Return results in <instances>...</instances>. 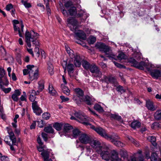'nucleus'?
Wrapping results in <instances>:
<instances>
[{
  "mask_svg": "<svg viewBox=\"0 0 161 161\" xmlns=\"http://www.w3.org/2000/svg\"><path fill=\"white\" fill-rule=\"evenodd\" d=\"M128 61L132 64L133 66L139 69L143 70L145 68L150 73L151 76L154 79H158L161 76V71L158 69H153L155 66L152 64H147L143 61L139 63L133 58H129Z\"/></svg>",
  "mask_w": 161,
  "mask_h": 161,
  "instance_id": "f257e3e1",
  "label": "nucleus"
},
{
  "mask_svg": "<svg viewBox=\"0 0 161 161\" xmlns=\"http://www.w3.org/2000/svg\"><path fill=\"white\" fill-rule=\"evenodd\" d=\"M96 46L100 51L104 53L107 57H108L112 61L113 59L116 60L117 58L119 60L125 59L126 58V56L123 53H120L117 56L113 53L109 47L103 43H98L97 44Z\"/></svg>",
  "mask_w": 161,
  "mask_h": 161,
  "instance_id": "f03ea898",
  "label": "nucleus"
},
{
  "mask_svg": "<svg viewBox=\"0 0 161 161\" xmlns=\"http://www.w3.org/2000/svg\"><path fill=\"white\" fill-rule=\"evenodd\" d=\"M95 131L102 137L111 141L114 145L117 147H122L125 145V144L120 141L116 140L119 139V137L118 136L114 134L112 135H108L105 130L101 127L96 128Z\"/></svg>",
  "mask_w": 161,
  "mask_h": 161,
  "instance_id": "7ed1b4c3",
  "label": "nucleus"
},
{
  "mask_svg": "<svg viewBox=\"0 0 161 161\" xmlns=\"http://www.w3.org/2000/svg\"><path fill=\"white\" fill-rule=\"evenodd\" d=\"M67 22L71 30L74 32L76 37L82 40L86 39V35L84 31L80 30H76L78 27V22L75 18H69L67 19Z\"/></svg>",
  "mask_w": 161,
  "mask_h": 161,
  "instance_id": "20e7f679",
  "label": "nucleus"
},
{
  "mask_svg": "<svg viewBox=\"0 0 161 161\" xmlns=\"http://www.w3.org/2000/svg\"><path fill=\"white\" fill-rule=\"evenodd\" d=\"M75 117L79 119V121L80 122L88 126L95 130L96 128L89 123L92 120V119L87 117L84 113L80 111L75 112L74 113V116H72L70 119H75Z\"/></svg>",
  "mask_w": 161,
  "mask_h": 161,
  "instance_id": "39448f33",
  "label": "nucleus"
},
{
  "mask_svg": "<svg viewBox=\"0 0 161 161\" xmlns=\"http://www.w3.org/2000/svg\"><path fill=\"white\" fill-rule=\"evenodd\" d=\"M39 34L34 31H31L30 32L26 31L25 34V42L27 46L31 47V42H32L33 45L35 47H39V43L37 40Z\"/></svg>",
  "mask_w": 161,
  "mask_h": 161,
  "instance_id": "423d86ee",
  "label": "nucleus"
},
{
  "mask_svg": "<svg viewBox=\"0 0 161 161\" xmlns=\"http://www.w3.org/2000/svg\"><path fill=\"white\" fill-rule=\"evenodd\" d=\"M66 50L72 59H74V64L75 66L79 67L81 65V59L80 55L77 54H75L73 51L68 47H65Z\"/></svg>",
  "mask_w": 161,
  "mask_h": 161,
  "instance_id": "0eeeda50",
  "label": "nucleus"
},
{
  "mask_svg": "<svg viewBox=\"0 0 161 161\" xmlns=\"http://www.w3.org/2000/svg\"><path fill=\"white\" fill-rule=\"evenodd\" d=\"M14 30L15 31H18L20 37H22V33L23 32L24 26L22 21L20 23L17 20H14L13 21Z\"/></svg>",
  "mask_w": 161,
  "mask_h": 161,
  "instance_id": "6e6552de",
  "label": "nucleus"
},
{
  "mask_svg": "<svg viewBox=\"0 0 161 161\" xmlns=\"http://www.w3.org/2000/svg\"><path fill=\"white\" fill-rule=\"evenodd\" d=\"M6 129L7 130L8 132L9 135L10 139L12 142V144L10 143L8 145L10 146V148L11 150L15 151V149L13 145H17L16 144V139L15 136L12 129L9 127H7Z\"/></svg>",
  "mask_w": 161,
  "mask_h": 161,
  "instance_id": "1a4fd4ad",
  "label": "nucleus"
},
{
  "mask_svg": "<svg viewBox=\"0 0 161 161\" xmlns=\"http://www.w3.org/2000/svg\"><path fill=\"white\" fill-rule=\"evenodd\" d=\"M89 143L91 147L94 149L98 153L102 152L104 147H105L102 146L100 142L98 140H91Z\"/></svg>",
  "mask_w": 161,
  "mask_h": 161,
  "instance_id": "9d476101",
  "label": "nucleus"
},
{
  "mask_svg": "<svg viewBox=\"0 0 161 161\" xmlns=\"http://www.w3.org/2000/svg\"><path fill=\"white\" fill-rule=\"evenodd\" d=\"M29 78L31 80H37L38 77V69L36 67L34 66L30 70L29 75Z\"/></svg>",
  "mask_w": 161,
  "mask_h": 161,
  "instance_id": "9b49d317",
  "label": "nucleus"
},
{
  "mask_svg": "<svg viewBox=\"0 0 161 161\" xmlns=\"http://www.w3.org/2000/svg\"><path fill=\"white\" fill-rule=\"evenodd\" d=\"M108 148L105 146L102 152L98 153L100 154L102 159L107 161H108L110 159V155L109 152L108 151Z\"/></svg>",
  "mask_w": 161,
  "mask_h": 161,
  "instance_id": "f8f14e48",
  "label": "nucleus"
},
{
  "mask_svg": "<svg viewBox=\"0 0 161 161\" xmlns=\"http://www.w3.org/2000/svg\"><path fill=\"white\" fill-rule=\"evenodd\" d=\"M67 63L66 61H64L62 63V65L64 69V72H65L66 71V68L69 74L70 75L71 74L73 73L74 66L73 64H69L67 65Z\"/></svg>",
  "mask_w": 161,
  "mask_h": 161,
  "instance_id": "ddd939ff",
  "label": "nucleus"
},
{
  "mask_svg": "<svg viewBox=\"0 0 161 161\" xmlns=\"http://www.w3.org/2000/svg\"><path fill=\"white\" fill-rule=\"evenodd\" d=\"M89 69L91 73H95L98 77H101L102 75V73L100 71L99 69L95 64H91Z\"/></svg>",
  "mask_w": 161,
  "mask_h": 161,
  "instance_id": "4468645a",
  "label": "nucleus"
},
{
  "mask_svg": "<svg viewBox=\"0 0 161 161\" xmlns=\"http://www.w3.org/2000/svg\"><path fill=\"white\" fill-rule=\"evenodd\" d=\"M79 140L81 143L84 144L89 143L91 140L88 135L84 133L81 134L80 135Z\"/></svg>",
  "mask_w": 161,
  "mask_h": 161,
  "instance_id": "2eb2a0df",
  "label": "nucleus"
},
{
  "mask_svg": "<svg viewBox=\"0 0 161 161\" xmlns=\"http://www.w3.org/2000/svg\"><path fill=\"white\" fill-rule=\"evenodd\" d=\"M32 104L34 113L37 115H40L42 113V111L38 105L37 102L36 101L33 102L32 103Z\"/></svg>",
  "mask_w": 161,
  "mask_h": 161,
  "instance_id": "dca6fc26",
  "label": "nucleus"
},
{
  "mask_svg": "<svg viewBox=\"0 0 161 161\" xmlns=\"http://www.w3.org/2000/svg\"><path fill=\"white\" fill-rule=\"evenodd\" d=\"M110 157V160L111 161H122L121 159L119 157L118 153L115 150H113L111 151Z\"/></svg>",
  "mask_w": 161,
  "mask_h": 161,
  "instance_id": "f3484780",
  "label": "nucleus"
},
{
  "mask_svg": "<svg viewBox=\"0 0 161 161\" xmlns=\"http://www.w3.org/2000/svg\"><path fill=\"white\" fill-rule=\"evenodd\" d=\"M83 101L85 102L87 105H91L93 104L95 99L92 96H86L84 99L83 98Z\"/></svg>",
  "mask_w": 161,
  "mask_h": 161,
  "instance_id": "a211bd4d",
  "label": "nucleus"
},
{
  "mask_svg": "<svg viewBox=\"0 0 161 161\" xmlns=\"http://www.w3.org/2000/svg\"><path fill=\"white\" fill-rule=\"evenodd\" d=\"M146 105V107L149 110L153 111L156 109L153 105V102L150 100L147 101Z\"/></svg>",
  "mask_w": 161,
  "mask_h": 161,
  "instance_id": "6ab92c4d",
  "label": "nucleus"
},
{
  "mask_svg": "<svg viewBox=\"0 0 161 161\" xmlns=\"http://www.w3.org/2000/svg\"><path fill=\"white\" fill-rule=\"evenodd\" d=\"M51 150L50 149H47L43 151L41 153V155L42 156L44 160H45L46 159H48L51 153Z\"/></svg>",
  "mask_w": 161,
  "mask_h": 161,
  "instance_id": "aec40b11",
  "label": "nucleus"
},
{
  "mask_svg": "<svg viewBox=\"0 0 161 161\" xmlns=\"http://www.w3.org/2000/svg\"><path fill=\"white\" fill-rule=\"evenodd\" d=\"M105 80L108 82L113 84L114 86H116L117 85L118 83L116 80L113 77H107L105 78Z\"/></svg>",
  "mask_w": 161,
  "mask_h": 161,
  "instance_id": "412c9836",
  "label": "nucleus"
},
{
  "mask_svg": "<svg viewBox=\"0 0 161 161\" xmlns=\"http://www.w3.org/2000/svg\"><path fill=\"white\" fill-rule=\"evenodd\" d=\"M76 17L78 18L81 17L82 19L85 20L88 17V15L84 10H81L80 13L76 14Z\"/></svg>",
  "mask_w": 161,
  "mask_h": 161,
  "instance_id": "4be33fe9",
  "label": "nucleus"
},
{
  "mask_svg": "<svg viewBox=\"0 0 161 161\" xmlns=\"http://www.w3.org/2000/svg\"><path fill=\"white\" fill-rule=\"evenodd\" d=\"M39 93L38 91L36 92L35 90H32L31 92V93L29 98L30 100L32 102L35 101V99L36 98V95H38Z\"/></svg>",
  "mask_w": 161,
  "mask_h": 161,
  "instance_id": "5701e85b",
  "label": "nucleus"
},
{
  "mask_svg": "<svg viewBox=\"0 0 161 161\" xmlns=\"http://www.w3.org/2000/svg\"><path fill=\"white\" fill-rule=\"evenodd\" d=\"M73 100L78 104H80L83 102V98L77 95H74L73 98Z\"/></svg>",
  "mask_w": 161,
  "mask_h": 161,
  "instance_id": "b1692460",
  "label": "nucleus"
},
{
  "mask_svg": "<svg viewBox=\"0 0 161 161\" xmlns=\"http://www.w3.org/2000/svg\"><path fill=\"white\" fill-rule=\"evenodd\" d=\"M110 116L111 118H113L117 120L121 123H122L123 122V121L121 116L118 115V114H111L110 115Z\"/></svg>",
  "mask_w": 161,
  "mask_h": 161,
  "instance_id": "393cba45",
  "label": "nucleus"
},
{
  "mask_svg": "<svg viewBox=\"0 0 161 161\" xmlns=\"http://www.w3.org/2000/svg\"><path fill=\"white\" fill-rule=\"evenodd\" d=\"M141 123L137 120L133 121L130 124L131 127L134 129L138 128L140 127Z\"/></svg>",
  "mask_w": 161,
  "mask_h": 161,
  "instance_id": "a878e982",
  "label": "nucleus"
},
{
  "mask_svg": "<svg viewBox=\"0 0 161 161\" xmlns=\"http://www.w3.org/2000/svg\"><path fill=\"white\" fill-rule=\"evenodd\" d=\"M73 127L72 126L69 124H65L64 126V132H69L72 130Z\"/></svg>",
  "mask_w": 161,
  "mask_h": 161,
  "instance_id": "bb28decb",
  "label": "nucleus"
},
{
  "mask_svg": "<svg viewBox=\"0 0 161 161\" xmlns=\"http://www.w3.org/2000/svg\"><path fill=\"white\" fill-rule=\"evenodd\" d=\"M158 155L155 152H153L151 153L150 159L151 161H158L159 159Z\"/></svg>",
  "mask_w": 161,
  "mask_h": 161,
  "instance_id": "cd10ccee",
  "label": "nucleus"
},
{
  "mask_svg": "<svg viewBox=\"0 0 161 161\" xmlns=\"http://www.w3.org/2000/svg\"><path fill=\"white\" fill-rule=\"evenodd\" d=\"M154 117L157 120H161V110H157L154 113Z\"/></svg>",
  "mask_w": 161,
  "mask_h": 161,
  "instance_id": "c85d7f7f",
  "label": "nucleus"
},
{
  "mask_svg": "<svg viewBox=\"0 0 161 161\" xmlns=\"http://www.w3.org/2000/svg\"><path fill=\"white\" fill-rule=\"evenodd\" d=\"M61 86L63 92L66 95H69V94L70 90L68 88L63 84L61 85Z\"/></svg>",
  "mask_w": 161,
  "mask_h": 161,
  "instance_id": "c756f323",
  "label": "nucleus"
},
{
  "mask_svg": "<svg viewBox=\"0 0 161 161\" xmlns=\"http://www.w3.org/2000/svg\"><path fill=\"white\" fill-rule=\"evenodd\" d=\"M47 70L51 75H52L53 74V67L50 62H48L47 63Z\"/></svg>",
  "mask_w": 161,
  "mask_h": 161,
  "instance_id": "7c9ffc66",
  "label": "nucleus"
},
{
  "mask_svg": "<svg viewBox=\"0 0 161 161\" xmlns=\"http://www.w3.org/2000/svg\"><path fill=\"white\" fill-rule=\"evenodd\" d=\"M33 65H28L27 66V69H25L23 70V73L24 75H26L28 74L29 75L30 70H31Z\"/></svg>",
  "mask_w": 161,
  "mask_h": 161,
  "instance_id": "2f4dec72",
  "label": "nucleus"
},
{
  "mask_svg": "<svg viewBox=\"0 0 161 161\" xmlns=\"http://www.w3.org/2000/svg\"><path fill=\"white\" fill-rule=\"evenodd\" d=\"M68 11L69 14L71 16L75 15L77 14V11L76 8L75 7H71V8L69 9Z\"/></svg>",
  "mask_w": 161,
  "mask_h": 161,
  "instance_id": "473e14b6",
  "label": "nucleus"
},
{
  "mask_svg": "<svg viewBox=\"0 0 161 161\" xmlns=\"http://www.w3.org/2000/svg\"><path fill=\"white\" fill-rule=\"evenodd\" d=\"M48 90L49 93L52 95H55L57 93L56 91L54 89L51 84L49 85L48 86Z\"/></svg>",
  "mask_w": 161,
  "mask_h": 161,
  "instance_id": "72a5a7b5",
  "label": "nucleus"
},
{
  "mask_svg": "<svg viewBox=\"0 0 161 161\" xmlns=\"http://www.w3.org/2000/svg\"><path fill=\"white\" fill-rule=\"evenodd\" d=\"M91 64L86 60H83L82 62V66L86 69H88L90 68Z\"/></svg>",
  "mask_w": 161,
  "mask_h": 161,
  "instance_id": "f704fd0d",
  "label": "nucleus"
},
{
  "mask_svg": "<svg viewBox=\"0 0 161 161\" xmlns=\"http://www.w3.org/2000/svg\"><path fill=\"white\" fill-rule=\"evenodd\" d=\"M94 109L99 113H103L104 110L103 108L99 105L96 104L94 107Z\"/></svg>",
  "mask_w": 161,
  "mask_h": 161,
  "instance_id": "c9c22d12",
  "label": "nucleus"
},
{
  "mask_svg": "<svg viewBox=\"0 0 161 161\" xmlns=\"http://www.w3.org/2000/svg\"><path fill=\"white\" fill-rule=\"evenodd\" d=\"M85 148L86 150V155L87 156H89L91 154V152H93L90 146H86L85 147Z\"/></svg>",
  "mask_w": 161,
  "mask_h": 161,
  "instance_id": "e433bc0d",
  "label": "nucleus"
},
{
  "mask_svg": "<svg viewBox=\"0 0 161 161\" xmlns=\"http://www.w3.org/2000/svg\"><path fill=\"white\" fill-rule=\"evenodd\" d=\"M44 130L45 132L50 133H53L54 132V130L50 125L45 127Z\"/></svg>",
  "mask_w": 161,
  "mask_h": 161,
  "instance_id": "4c0bfd02",
  "label": "nucleus"
},
{
  "mask_svg": "<svg viewBox=\"0 0 161 161\" xmlns=\"http://www.w3.org/2000/svg\"><path fill=\"white\" fill-rule=\"evenodd\" d=\"M75 92L76 95H77L80 97L83 98V91L80 88H76L75 89Z\"/></svg>",
  "mask_w": 161,
  "mask_h": 161,
  "instance_id": "58836bf2",
  "label": "nucleus"
},
{
  "mask_svg": "<svg viewBox=\"0 0 161 161\" xmlns=\"http://www.w3.org/2000/svg\"><path fill=\"white\" fill-rule=\"evenodd\" d=\"M63 126V124L62 123H56L53 125L54 128L58 131L60 130Z\"/></svg>",
  "mask_w": 161,
  "mask_h": 161,
  "instance_id": "ea45409f",
  "label": "nucleus"
},
{
  "mask_svg": "<svg viewBox=\"0 0 161 161\" xmlns=\"http://www.w3.org/2000/svg\"><path fill=\"white\" fill-rule=\"evenodd\" d=\"M0 88L5 93H9L11 90V89L10 87L5 88L4 86L1 84H0Z\"/></svg>",
  "mask_w": 161,
  "mask_h": 161,
  "instance_id": "a19ab883",
  "label": "nucleus"
},
{
  "mask_svg": "<svg viewBox=\"0 0 161 161\" xmlns=\"http://www.w3.org/2000/svg\"><path fill=\"white\" fill-rule=\"evenodd\" d=\"M59 5L60 6V9L61 10V12L63 14L65 17H68L69 15V13H68L66 10L64 9V7L63 6H61V5H62V4H60Z\"/></svg>",
  "mask_w": 161,
  "mask_h": 161,
  "instance_id": "79ce46f5",
  "label": "nucleus"
},
{
  "mask_svg": "<svg viewBox=\"0 0 161 161\" xmlns=\"http://www.w3.org/2000/svg\"><path fill=\"white\" fill-rule=\"evenodd\" d=\"M148 140L150 141L153 145L154 146L156 145V143L155 142L156 138L154 136H149L147 138Z\"/></svg>",
  "mask_w": 161,
  "mask_h": 161,
  "instance_id": "37998d69",
  "label": "nucleus"
},
{
  "mask_svg": "<svg viewBox=\"0 0 161 161\" xmlns=\"http://www.w3.org/2000/svg\"><path fill=\"white\" fill-rule=\"evenodd\" d=\"M96 38L95 37L90 36L87 39V41L90 44H93L96 41Z\"/></svg>",
  "mask_w": 161,
  "mask_h": 161,
  "instance_id": "c03bdc74",
  "label": "nucleus"
},
{
  "mask_svg": "<svg viewBox=\"0 0 161 161\" xmlns=\"http://www.w3.org/2000/svg\"><path fill=\"white\" fill-rule=\"evenodd\" d=\"M73 136L74 137L76 138L77 136H79L81 134L80 132L77 129H74L73 130Z\"/></svg>",
  "mask_w": 161,
  "mask_h": 161,
  "instance_id": "a18cd8bd",
  "label": "nucleus"
},
{
  "mask_svg": "<svg viewBox=\"0 0 161 161\" xmlns=\"http://www.w3.org/2000/svg\"><path fill=\"white\" fill-rule=\"evenodd\" d=\"M128 139L130 140L137 147H138L140 146V144L139 142L137 141L134 140L131 137L129 136L128 137Z\"/></svg>",
  "mask_w": 161,
  "mask_h": 161,
  "instance_id": "49530a36",
  "label": "nucleus"
},
{
  "mask_svg": "<svg viewBox=\"0 0 161 161\" xmlns=\"http://www.w3.org/2000/svg\"><path fill=\"white\" fill-rule=\"evenodd\" d=\"M132 56L135 58L137 60H140L142 58L141 54L140 53H134Z\"/></svg>",
  "mask_w": 161,
  "mask_h": 161,
  "instance_id": "de8ad7c7",
  "label": "nucleus"
},
{
  "mask_svg": "<svg viewBox=\"0 0 161 161\" xmlns=\"http://www.w3.org/2000/svg\"><path fill=\"white\" fill-rule=\"evenodd\" d=\"M160 127V125L159 123L154 122L151 125V128L153 129H156Z\"/></svg>",
  "mask_w": 161,
  "mask_h": 161,
  "instance_id": "09e8293b",
  "label": "nucleus"
},
{
  "mask_svg": "<svg viewBox=\"0 0 161 161\" xmlns=\"http://www.w3.org/2000/svg\"><path fill=\"white\" fill-rule=\"evenodd\" d=\"M21 2L26 8H30L31 7V5L30 3H28L26 1H25L24 0H21Z\"/></svg>",
  "mask_w": 161,
  "mask_h": 161,
  "instance_id": "8fccbe9b",
  "label": "nucleus"
},
{
  "mask_svg": "<svg viewBox=\"0 0 161 161\" xmlns=\"http://www.w3.org/2000/svg\"><path fill=\"white\" fill-rule=\"evenodd\" d=\"M42 117L45 119H48L50 117V114L48 113H45L42 114Z\"/></svg>",
  "mask_w": 161,
  "mask_h": 161,
  "instance_id": "3c124183",
  "label": "nucleus"
},
{
  "mask_svg": "<svg viewBox=\"0 0 161 161\" xmlns=\"http://www.w3.org/2000/svg\"><path fill=\"white\" fill-rule=\"evenodd\" d=\"M74 4H75V3L73 4L71 1H69L65 3L64 6L66 8H68L69 7H71Z\"/></svg>",
  "mask_w": 161,
  "mask_h": 161,
  "instance_id": "603ef678",
  "label": "nucleus"
},
{
  "mask_svg": "<svg viewBox=\"0 0 161 161\" xmlns=\"http://www.w3.org/2000/svg\"><path fill=\"white\" fill-rule=\"evenodd\" d=\"M120 154L121 157L124 158H125L127 157V153L126 151L122 150L120 152Z\"/></svg>",
  "mask_w": 161,
  "mask_h": 161,
  "instance_id": "864d4df0",
  "label": "nucleus"
},
{
  "mask_svg": "<svg viewBox=\"0 0 161 161\" xmlns=\"http://www.w3.org/2000/svg\"><path fill=\"white\" fill-rule=\"evenodd\" d=\"M5 75V71L3 68L0 67V78L3 77Z\"/></svg>",
  "mask_w": 161,
  "mask_h": 161,
  "instance_id": "5fc2aeb1",
  "label": "nucleus"
},
{
  "mask_svg": "<svg viewBox=\"0 0 161 161\" xmlns=\"http://www.w3.org/2000/svg\"><path fill=\"white\" fill-rule=\"evenodd\" d=\"M117 90L118 92H119L121 93L124 92H125V90L123 89V87L120 85L117 87Z\"/></svg>",
  "mask_w": 161,
  "mask_h": 161,
  "instance_id": "6e6d98bb",
  "label": "nucleus"
},
{
  "mask_svg": "<svg viewBox=\"0 0 161 161\" xmlns=\"http://www.w3.org/2000/svg\"><path fill=\"white\" fill-rule=\"evenodd\" d=\"M38 87L40 91H42L44 88V86L43 84L41 81H39L38 82Z\"/></svg>",
  "mask_w": 161,
  "mask_h": 161,
  "instance_id": "4d7b16f0",
  "label": "nucleus"
},
{
  "mask_svg": "<svg viewBox=\"0 0 161 161\" xmlns=\"http://www.w3.org/2000/svg\"><path fill=\"white\" fill-rule=\"evenodd\" d=\"M49 3H47L46 4V10L47 12L48 15H50L51 14V10L49 6Z\"/></svg>",
  "mask_w": 161,
  "mask_h": 161,
  "instance_id": "13d9d810",
  "label": "nucleus"
},
{
  "mask_svg": "<svg viewBox=\"0 0 161 161\" xmlns=\"http://www.w3.org/2000/svg\"><path fill=\"white\" fill-rule=\"evenodd\" d=\"M34 52L36 53V56L39 57L40 55L39 49L38 47H36L34 49Z\"/></svg>",
  "mask_w": 161,
  "mask_h": 161,
  "instance_id": "bf43d9fd",
  "label": "nucleus"
},
{
  "mask_svg": "<svg viewBox=\"0 0 161 161\" xmlns=\"http://www.w3.org/2000/svg\"><path fill=\"white\" fill-rule=\"evenodd\" d=\"M60 97L62 102H66L68 101L69 100L68 97H65L63 96H60Z\"/></svg>",
  "mask_w": 161,
  "mask_h": 161,
  "instance_id": "052dcab7",
  "label": "nucleus"
},
{
  "mask_svg": "<svg viewBox=\"0 0 161 161\" xmlns=\"http://www.w3.org/2000/svg\"><path fill=\"white\" fill-rule=\"evenodd\" d=\"M113 62L114 64H115V65L118 68H122L124 67V66L123 65L120 64L118 63L115 62V61H113Z\"/></svg>",
  "mask_w": 161,
  "mask_h": 161,
  "instance_id": "680f3d73",
  "label": "nucleus"
},
{
  "mask_svg": "<svg viewBox=\"0 0 161 161\" xmlns=\"http://www.w3.org/2000/svg\"><path fill=\"white\" fill-rule=\"evenodd\" d=\"M42 136L45 141H47V135L46 133L43 132L42 133Z\"/></svg>",
  "mask_w": 161,
  "mask_h": 161,
  "instance_id": "e2e57ef3",
  "label": "nucleus"
},
{
  "mask_svg": "<svg viewBox=\"0 0 161 161\" xmlns=\"http://www.w3.org/2000/svg\"><path fill=\"white\" fill-rule=\"evenodd\" d=\"M77 143L76 146L77 148L81 147L83 149H84V148L83 147L82 145L78 141H76Z\"/></svg>",
  "mask_w": 161,
  "mask_h": 161,
  "instance_id": "0e129e2a",
  "label": "nucleus"
},
{
  "mask_svg": "<svg viewBox=\"0 0 161 161\" xmlns=\"http://www.w3.org/2000/svg\"><path fill=\"white\" fill-rule=\"evenodd\" d=\"M13 6L11 4H9L7 5L6 7V9L7 11H9L12 8Z\"/></svg>",
  "mask_w": 161,
  "mask_h": 161,
  "instance_id": "69168bd1",
  "label": "nucleus"
},
{
  "mask_svg": "<svg viewBox=\"0 0 161 161\" xmlns=\"http://www.w3.org/2000/svg\"><path fill=\"white\" fill-rule=\"evenodd\" d=\"M18 97L15 94H13L12 96V98L14 101H17L18 100Z\"/></svg>",
  "mask_w": 161,
  "mask_h": 161,
  "instance_id": "338daca9",
  "label": "nucleus"
},
{
  "mask_svg": "<svg viewBox=\"0 0 161 161\" xmlns=\"http://www.w3.org/2000/svg\"><path fill=\"white\" fill-rule=\"evenodd\" d=\"M1 161H8V158L6 156H3L1 158Z\"/></svg>",
  "mask_w": 161,
  "mask_h": 161,
  "instance_id": "774afa93",
  "label": "nucleus"
}]
</instances>
